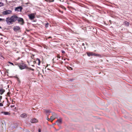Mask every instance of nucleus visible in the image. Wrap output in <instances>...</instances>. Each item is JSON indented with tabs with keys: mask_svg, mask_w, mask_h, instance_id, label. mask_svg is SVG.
<instances>
[{
	"mask_svg": "<svg viewBox=\"0 0 132 132\" xmlns=\"http://www.w3.org/2000/svg\"><path fill=\"white\" fill-rule=\"evenodd\" d=\"M19 67L21 69H23L26 68V66L23 64L20 65L19 66Z\"/></svg>",
	"mask_w": 132,
	"mask_h": 132,
	"instance_id": "nucleus-9",
	"label": "nucleus"
},
{
	"mask_svg": "<svg viewBox=\"0 0 132 132\" xmlns=\"http://www.w3.org/2000/svg\"><path fill=\"white\" fill-rule=\"evenodd\" d=\"M4 5V4L2 2H0V7L3 6Z\"/></svg>",
	"mask_w": 132,
	"mask_h": 132,
	"instance_id": "nucleus-22",
	"label": "nucleus"
},
{
	"mask_svg": "<svg viewBox=\"0 0 132 132\" xmlns=\"http://www.w3.org/2000/svg\"><path fill=\"white\" fill-rule=\"evenodd\" d=\"M61 52L62 53L64 54L65 53V52L64 51L62 50L61 51Z\"/></svg>",
	"mask_w": 132,
	"mask_h": 132,
	"instance_id": "nucleus-26",
	"label": "nucleus"
},
{
	"mask_svg": "<svg viewBox=\"0 0 132 132\" xmlns=\"http://www.w3.org/2000/svg\"><path fill=\"white\" fill-rule=\"evenodd\" d=\"M3 104L2 103H0V106H3Z\"/></svg>",
	"mask_w": 132,
	"mask_h": 132,
	"instance_id": "nucleus-28",
	"label": "nucleus"
},
{
	"mask_svg": "<svg viewBox=\"0 0 132 132\" xmlns=\"http://www.w3.org/2000/svg\"><path fill=\"white\" fill-rule=\"evenodd\" d=\"M58 11H59V12H61L62 13H63V11H61L60 9H58Z\"/></svg>",
	"mask_w": 132,
	"mask_h": 132,
	"instance_id": "nucleus-25",
	"label": "nucleus"
},
{
	"mask_svg": "<svg viewBox=\"0 0 132 132\" xmlns=\"http://www.w3.org/2000/svg\"><path fill=\"white\" fill-rule=\"evenodd\" d=\"M84 43H83L82 44V45L84 46Z\"/></svg>",
	"mask_w": 132,
	"mask_h": 132,
	"instance_id": "nucleus-34",
	"label": "nucleus"
},
{
	"mask_svg": "<svg viewBox=\"0 0 132 132\" xmlns=\"http://www.w3.org/2000/svg\"><path fill=\"white\" fill-rule=\"evenodd\" d=\"M13 29L15 31L17 32L20 30V28L19 26H16L14 27Z\"/></svg>",
	"mask_w": 132,
	"mask_h": 132,
	"instance_id": "nucleus-6",
	"label": "nucleus"
},
{
	"mask_svg": "<svg viewBox=\"0 0 132 132\" xmlns=\"http://www.w3.org/2000/svg\"><path fill=\"white\" fill-rule=\"evenodd\" d=\"M87 54L88 56H93L94 55V53L93 52H87Z\"/></svg>",
	"mask_w": 132,
	"mask_h": 132,
	"instance_id": "nucleus-12",
	"label": "nucleus"
},
{
	"mask_svg": "<svg viewBox=\"0 0 132 132\" xmlns=\"http://www.w3.org/2000/svg\"><path fill=\"white\" fill-rule=\"evenodd\" d=\"M4 114L5 115H10V114L8 112H4Z\"/></svg>",
	"mask_w": 132,
	"mask_h": 132,
	"instance_id": "nucleus-17",
	"label": "nucleus"
},
{
	"mask_svg": "<svg viewBox=\"0 0 132 132\" xmlns=\"http://www.w3.org/2000/svg\"><path fill=\"white\" fill-rule=\"evenodd\" d=\"M62 122V119L60 118L58 119V127H59V129H61V127L60 125H59V124H61Z\"/></svg>",
	"mask_w": 132,
	"mask_h": 132,
	"instance_id": "nucleus-5",
	"label": "nucleus"
},
{
	"mask_svg": "<svg viewBox=\"0 0 132 132\" xmlns=\"http://www.w3.org/2000/svg\"><path fill=\"white\" fill-rule=\"evenodd\" d=\"M93 54H94L93 55L94 56H98V57H101V55L100 54H96L95 53H94Z\"/></svg>",
	"mask_w": 132,
	"mask_h": 132,
	"instance_id": "nucleus-16",
	"label": "nucleus"
},
{
	"mask_svg": "<svg viewBox=\"0 0 132 132\" xmlns=\"http://www.w3.org/2000/svg\"><path fill=\"white\" fill-rule=\"evenodd\" d=\"M38 132H41V130L40 129H39L38 130Z\"/></svg>",
	"mask_w": 132,
	"mask_h": 132,
	"instance_id": "nucleus-29",
	"label": "nucleus"
},
{
	"mask_svg": "<svg viewBox=\"0 0 132 132\" xmlns=\"http://www.w3.org/2000/svg\"><path fill=\"white\" fill-rule=\"evenodd\" d=\"M124 23L126 26L128 27L129 26V22H127V21H125L124 22Z\"/></svg>",
	"mask_w": 132,
	"mask_h": 132,
	"instance_id": "nucleus-14",
	"label": "nucleus"
},
{
	"mask_svg": "<svg viewBox=\"0 0 132 132\" xmlns=\"http://www.w3.org/2000/svg\"><path fill=\"white\" fill-rule=\"evenodd\" d=\"M27 116V115L26 113H23L20 115L21 117L22 118H26Z\"/></svg>",
	"mask_w": 132,
	"mask_h": 132,
	"instance_id": "nucleus-11",
	"label": "nucleus"
},
{
	"mask_svg": "<svg viewBox=\"0 0 132 132\" xmlns=\"http://www.w3.org/2000/svg\"><path fill=\"white\" fill-rule=\"evenodd\" d=\"M47 2H51L54 1V0H45Z\"/></svg>",
	"mask_w": 132,
	"mask_h": 132,
	"instance_id": "nucleus-20",
	"label": "nucleus"
},
{
	"mask_svg": "<svg viewBox=\"0 0 132 132\" xmlns=\"http://www.w3.org/2000/svg\"><path fill=\"white\" fill-rule=\"evenodd\" d=\"M22 9V7L21 6H19L17 7H16L15 10L18 11H21Z\"/></svg>",
	"mask_w": 132,
	"mask_h": 132,
	"instance_id": "nucleus-7",
	"label": "nucleus"
},
{
	"mask_svg": "<svg viewBox=\"0 0 132 132\" xmlns=\"http://www.w3.org/2000/svg\"><path fill=\"white\" fill-rule=\"evenodd\" d=\"M8 62L10 64H11L14 65V64H13V63H12V62Z\"/></svg>",
	"mask_w": 132,
	"mask_h": 132,
	"instance_id": "nucleus-27",
	"label": "nucleus"
},
{
	"mask_svg": "<svg viewBox=\"0 0 132 132\" xmlns=\"http://www.w3.org/2000/svg\"><path fill=\"white\" fill-rule=\"evenodd\" d=\"M1 113H3V114H4V112H1Z\"/></svg>",
	"mask_w": 132,
	"mask_h": 132,
	"instance_id": "nucleus-30",
	"label": "nucleus"
},
{
	"mask_svg": "<svg viewBox=\"0 0 132 132\" xmlns=\"http://www.w3.org/2000/svg\"><path fill=\"white\" fill-rule=\"evenodd\" d=\"M58 121V120L56 121V122Z\"/></svg>",
	"mask_w": 132,
	"mask_h": 132,
	"instance_id": "nucleus-38",
	"label": "nucleus"
},
{
	"mask_svg": "<svg viewBox=\"0 0 132 132\" xmlns=\"http://www.w3.org/2000/svg\"><path fill=\"white\" fill-rule=\"evenodd\" d=\"M35 14L32 13L28 15V16L30 19L31 20H33L35 18Z\"/></svg>",
	"mask_w": 132,
	"mask_h": 132,
	"instance_id": "nucleus-4",
	"label": "nucleus"
},
{
	"mask_svg": "<svg viewBox=\"0 0 132 132\" xmlns=\"http://www.w3.org/2000/svg\"><path fill=\"white\" fill-rule=\"evenodd\" d=\"M5 20L4 19L0 18V21H4Z\"/></svg>",
	"mask_w": 132,
	"mask_h": 132,
	"instance_id": "nucleus-23",
	"label": "nucleus"
},
{
	"mask_svg": "<svg viewBox=\"0 0 132 132\" xmlns=\"http://www.w3.org/2000/svg\"><path fill=\"white\" fill-rule=\"evenodd\" d=\"M47 113V115H49V113L51 112L50 110H46L45 111Z\"/></svg>",
	"mask_w": 132,
	"mask_h": 132,
	"instance_id": "nucleus-15",
	"label": "nucleus"
},
{
	"mask_svg": "<svg viewBox=\"0 0 132 132\" xmlns=\"http://www.w3.org/2000/svg\"><path fill=\"white\" fill-rule=\"evenodd\" d=\"M60 7L63 9H64L65 10H66L64 6H63L62 5H61Z\"/></svg>",
	"mask_w": 132,
	"mask_h": 132,
	"instance_id": "nucleus-19",
	"label": "nucleus"
},
{
	"mask_svg": "<svg viewBox=\"0 0 132 132\" xmlns=\"http://www.w3.org/2000/svg\"><path fill=\"white\" fill-rule=\"evenodd\" d=\"M50 38V37H48L49 38Z\"/></svg>",
	"mask_w": 132,
	"mask_h": 132,
	"instance_id": "nucleus-40",
	"label": "nucleus"
},
{
	"mask_svg": "<svg viewBox=\"0 0 132 132\" xmlns=\"http://www.w3.org/2000/svg\"><path fill=\"white\" fill-rule=\"evenodd\" d=\"M18 19V17L16 15H13L10 17H8L6 18V22L8 24H12Z\"/></svg>",
	"mask_w": 132,
	"mask_h": 132,
	"instance_id": "nucleus-1",
	"label": "nucleus"
},
{
	"mask_svg": "<svg viewBox=\"0 0 132 132\" xmlns=\"http://www.w3.org/2000/svg\"><path fill=\"white\" fill-rule=\"evenodd\" d=\"M36 61H37L38 62V65H40V61L39 60V59H37V60H36Z\"/></svg>",
	"mask_w": 132,
	"mask_h": 132,
	"instance_id": "nucleus-18",
	"label": "nucleus"
},
{
	"mask_svg": "<svg viewBox=\"0 0 132 132\" xmlns=\"http://www.w3.org/2000/svg\"><path fill=\"white\" fill-rule=\"evenodd\" d=\"M5 90L4 89H0V94L1 95H2L3 94V93L5 92Z\"/></svg>",
	"mask_w": 132,
	"mask_h": 132,
	"instance_id": "nucleus-13",
	"label": "nucleus"
},
{
	"mask_svg": "<svg viewBox=\"0 0 132 132\" xmlns=\"http://www.w3.org/2000/svg\"><path fill=\"white\" fill-rule=\"evenodd\" d=\"M58 58H60V56H59V54H58Z\"/></svg>",
	"mask_w": 132,
	"mask_h": 132,
	"instance_id": "nucleus-31",
	"label": "nucleus"
},
{
	"mask_svg": "<svg viewBox=\"0 0 132 132\" xmlns=\"http://www.w3.org/2000/svg\"><path fill=\"white\" fill-rule=\"evenodd\" d=\"M9 94H10L9 92H8V93H7V95H9Z\"/></svg>",
	"mask_w": 132,
	"mask_h": 132,
	"instance_id": "nucleus-33",
	"label": "nucleus"
},
{
	"mask_svg": "<svg viewBox=\"0 0 132 132\" xmlns=\"http://www.w3.org/2000/svg\"><path fill=\"white\" fill-rule=\"evenodd\" d=\"M62 63H63V62H61V64H62Z\"/></svg>",
	"mask_w": 132,
	"mask_h": 132,
	"instance_id": "nucleus-37",
	"label": "nucleus"
},
{
	"mask_svg": "<svg viewBox=\"0 0 132 132\" xmlns=\"http://www.w3.org/2000/svg\"><path fill=\"white\" fill-rule=\"evenodd\" d=\"M12 12V11L10 10H6L2 12V14L3 15H6L10 14Z\"/></svg>",
	"mask_w": 132,
	"mask_h": 132,
	"instance_id": "nucleus-2",
	"label": "nucleus"
},
{
	"mask_svg": "<svg viewBox=\"0 0 132 132\" xmlns=\"http://www.w3.org/2000/svg\"><path fill=\"white\" fill-rule=\"evenodd\" d=\"M70 80L71 81H72V80H73L72 79H71Z\"/></svg>",
	"mask_w": 132,
	"mask_h": 132,
	"instance_id": "nucleus-35",
	"label": "nucleus"
},
{
	"mask_svg": "<svg viewBox=\"0 0 132 132\" xmlns=\"http://www.w3.org/2000/svg\"><path fill=\"white\" fill-rule=\"evenodd\" d=\"M57 57H58V55H57Z\"/></svg>",
	"mask_w": 132,
	"mask_h": 132,
	"instance_id": "nucleus-39",
	"label": "nucleus"
},
{
	"mask_svg": "<svg viewBox=\"0 0 132 132\" xmlns=\"http://www.w3.org/2000/svg\"><path fill=\"white\" fill-rule=\"evenodd\" d=\"M32 123H35L37 122L38 120L36 119H31L30 121Z\"/></svg>",
	"mask_w": 132,
	"mask_h": 132,
	"instance_id": "nucleus-10",
	"label": "nucleus"
},
{
	"mask_svg": "<svg viewBox=\"0 0 132 132\" xmlns=\"http://www.w3.org/2000/svg\"><path fill=\"white\" fill-rule=\"evenodd\" d=\"M55 115V114H54V115H53L50 118L51 119V122H52L56 118Z\"/></svg>",
	"mask_w": 132,
	"mask_h": 132,
	"instance_id": "nucleus-8",
	"label": "nucleus"
},
{
	"mask_svg": "<svg viewBox=\"0 0 132 132\" xmlns=\"http://www.w3.org/2000/svg\"><path fill=\"white\" fill-rule=\"evenodd\" d=\"M47 120L49 121H50L51 122V119H50V118L49 119L48 118V117H47Z\"/></svg>",
	"mask_w": 132,
	"mask_h": 132,
	"instance_id": "nucleus-24",
	"label": "nucleus"
},
{
	"mask_svg": "<svg viewBox=\"0 0 132 132\" xmlns=\"http://www.w3.org/2000/svg\"><path fill=\"white\" fill-rule=\"evenodd\" d=\"M49 25V24L48 23H47L46 24H45V26L46 28H47L48 25Z\"/></svg>",
	"mask_w": 132,
	"mask_h": 132,
	"instance_id": "nucleus-21",
	"label": "nucleus"
},
{
	"mask_svg": "<svg viewBox=\"0 0 132 132\" xmlns=\"http://www.w3.org/2000/svg\"><path fill=\"white\" fill-rule=\"evenodd\" d=\"M19 23L21 25H22L24 23V21L23 19L21 18H18V19L17 20Z\"/></svg>",
	"mask_w": 132,
	"mask_h": 132,
	"instance_id": "nucleus-3",
	"label": "nucleus"
},
{
	"mask_svg": "<svg viewBox=\"0 0 132 132\" xmlns=\"http://www.w3.org/2000/svg\"><path fill=\"white\" fill-rule=\"evenodd\" d=\"M70 69H71V70H72V68L70 67Z\"/></svg>",
	"mask_w": 132,
	"mask_h": 132,
	"instance_id": "nucleus-32",
	"label": "nucleus"
},
{
	"mask_svg": "<svg viewBox=\"0 0 132 132\" xmlns=\"http://www.w3.org/2000/svg\"><path fill=\"white\" fill-rule=\"evenodd\" d=\"M2 96H1V98H2Z\"/></svg>",
	"mask_w": 132,
	"mask_h": 132,
	"instance_id": "nucleus-36",
	"label": "nucleus"
}]
</instances>
